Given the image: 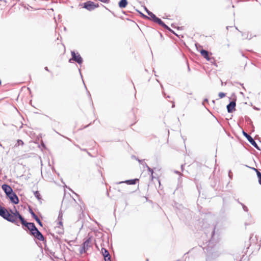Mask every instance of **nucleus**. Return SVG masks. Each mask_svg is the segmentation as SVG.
<instances>
[{"instance_id": "f257e3e1", "label": "nucleus", "mask_w": 261, "mask_h": 261, "mask_svg": "<svg viewBox=\"0 0 261 261\" xmlns=\"http://www.w3.org/2000/svg\"><path fill=\"white\" fill-rule=\"evenodd\" d=\"M21 224L30 231V234L31 236H34L36 239L39 241H44L45 240V238L42 233L36 227L34 223L28 222L24 219L22 222Z\"/></svg>"}, {"instance_id": "f03ea898", "label": "nucleus", "mask_w": 261, "mask_h": 261, "mask_svg": "<svg viewBox=\"0 0 261 261\" xmlns=\"http://www.w3.org/2000/svg\"><path fill=\"white\" fill-rule=\"evenodd\" d=\"M9 212V217L13 220H8V221L13 223L17 226H19V221L17 219L19 220L21 223L25 219L20 214L19 212L16 209H15V211L14 212L11 209H10Z\"/></svg>"}, {"instance_id": "7ed1b4c3", "label": "nucleus", "mask_w": 261, "mask_h": 261, "mask_svg": "<svg viewBox=\"0 0 261 261\" xmlns=\"http://www.w3.org/2000/svg\"><path fill=\"white\" fill-rule=\"evenodd\" d=\"M71 58L69 59V62L70 63L76 62L79 65H81L83 62V59L78 52L74 50L71 51Z\"/></svg>"}, {"instance_id": "20e7f679", "label": "nucleus", "mask_w": 261, "mask_h": 261, "mask_svg": "<svg viewBox=\"0 0 261 261\" xmlns=\"http://www.w3.org/2000/svg\"><path fill=\"white\" fill-rule=\"evenodd\" d=\"M92 241V237L87 238L82 244V247L80 249V254H83L86 252L89 247H90V244Z\"/></svg>"}, {"instance_id": "39448f33", "label": "nucleus", "mask_w": 261, "mask_h": 261, "mask_svg": "<svg viewBox=\"0 0 261 261\" xmlns=\"http://www.w3.org/2000/svg\"><path fill=\"white\" fill-rule=\"evenodd\" d=\"M243 135L253 146H254L257 150H261L255 140L250 135L244 130H243Z\"/></svg>"}, {"instance_id": "423d86ee", "label": "nucleus", "mask_w": 261, "mask_h": 261, "mask_svg": "<svg viewBox=\"0 0 261 261\" xmlns=\"http://www.w3.org/2000/svg\"><path fill=\"white\" fill-rule=\"evenodd\" d=\"M0 216L6 220H13L10 216V212L4 207L0 205Z\"/></svg>"}, {"instance_id": "0eeeda50", "label": "nucleus", "mask_w": 261, "mask_h": 261, "mask_svg": "<svg viewBox=\"0 0 261 261\" xmlns=\"http://www.w3.org/2000/svg\"><path fill=\"white\" fill-rule=\"evenodd\" d=\"M153 22L158 23L160 26L164 28L165 29L167 30L171 33L175 34V35H177L172 29H171L167 25H166L160 18L156 17L154 21Z\"/></svg>"}, {"instance_id": "6e6552de", "label": "nucleus", "mask_w": 261, "mask_h": 261, "mask_svg": "<svg viewBox=\"0 0 261 261\" xmlns=\"http://www.w3.org/2000/svg\"><path fill=\"white\" fill-rule=\"evenodd\" d=\"M7 196L9 198L10 201L12 203L17 204L19 203V198L16 194L13 191L12 192L9 193Z\"/></svg>"}, {"instance_id": "1a4fd4ad", "label": "nucleus", "mask_w": 261, "mask_h": 261, "mask_svg": "<svg viewBox=\"0 0 261 261\" xmlns=\"http://www.w3.org/2000/svg\"><path fill=\"white\" fill-rule=\"evenodd\" d=\"M101 252L104 257L105 261H111V257L109 251L105 248H102Z\"/></svg>"}, {"instance_id": "9d476101", "label": "nucleus", "mask_w": 261, "mask_h": 261, "mask_svg": "<svg viewBox=\"0 0 261 261\" xmlns=\"http://www.w3.org/2000/svg\"><path fill=\"white\" fill-rule=\"evenodd\" d=\"M236 106V100H231L230 102L227 105L226 108L228 113H232L234 111L236 110L235 107Z\"/></svg>"}, {"instance_id": "9b49d317", "label": "nucleus", "mask_w": 261, "mask_h": 261, "mask_svg": "<svg viewBox=\"0 0 261 261\" xmlns=\"http://www.w3.org/2000/svg\"><path fill=\"white\" fill-rule=\"evenodd\" d=\"M206 250L208 253V258H210L211 259H216L217 257H218L221 254V253L218 250L214 251L211 252L210 250H208V249H206Z\"/></svg>"}, {"instance_id": "f8f14e48", "label": "nucleus", "mask_w": 261, "mask_h": 261, "mask_svg": "<svg viewBox=\"0 0 261 261\" xmlns=\"http://www.w3.org/2000/svg\"><path fill=\"white\" fill-rule=\"evenodd\" d=\"M94 2L92 1H87L83 4V8L92 11L94 10Z\"/></svg>"}, {"instance_id": "ddd939ff", "label": "nucleus", "mask_w": 261, "mask_h": 261, "mask_svg": "<svg viewBox=\"0 0 261 261\" xmlns=\"http://www.w3.org/2000/svg\"><path fill=\"white\" fill-rule=\"evenodd\" d=\"M138 181H139V179L138 178H135V179L126 180L125 181H119V182H116V184H123V183H126L127 185H134L136 184V183Z\"/></svg>"}, {"instance_id": "4468645a", "label": "nucleus", "mask_w": 261, "mask_h": 261, "mask_svg": "<svg viewBox=\"0 0 261 261\" xmlns=\"http://www.w3.org/2000/svg\"><path fill=\"white\" fill-rule=\"evenodd\" d=\"M2 188L7 196L9 193L12 192L13 190L12 188L7 184H3L2 186Z\"/></svg>"}, {"instance_id": "2eb2a0df", "label": "nucleus", "mask_w": 261, "mask_h": 261, "mask_svg": "<svg viewBox=\"0 0 261 261\" xmlns=\"http://www.w3.org/2000/svg\"><path fill=\"white\" fill-rule=\"evenodd\" d=\"M254 223L253 219L250 214H247V218L245 222V225L246 227L248 225H251Z\"/></svg>"}, {"instance_id": "dca6fc26", "label": "nucleus", "mask_w": 261, "mask_h": 261, "mask_svg": "<svg viewBox=\"0 0 261 261\" xmlns=\"http://www.w3.org/2000/svg\"><path fill=\"white\" fill-rule=\"evenodd\" d=\"M199 52L201 54V56H202L204 58L206 59L207 61H210L211 58L209 57L208 52L203 49H201L199 50Z\"/></svg>"}, {"instance_id": "f3484780", "label": "nucleus", "mask_w": 261, "mask_h": 261, "mask_svg": "<svg viewBox=\"0 0 261 261\" xmlns=\"http://www.w3.org/2000/svg\"><path fill=\"white\" fill-rule=\"evenodd\" d=\"M127 0H120L119 2L118 6L121 9L125 8L127 6Z\"/></svg>"}, {"instance_id": "a211bd4d", "label": "nucleus", "mask_w": 261, "mask_h": 261, "mask_svg": "<svg viewBox=\"0 0 261 261\" xmlns=\"http://www.w3.org/2000/svg\"><path fill=\"white\" fill-rule=\"evenodd\" d=\"M32 217L35 220V221L37 222V223L40 226H43V223L40 220V219L38 217V216L35 214L34 215V216H32Z\"/></svg>"}, {"instance_id": "6ab92c4d", "label": "nucleus", "mask_w": 261, "mask_h": 261, "mask_svg": "<svg viewBox=\"0 0 261 261\" xmlns=\"http://www.w3.org/2000/svg\"><path fill=\"white\" fill-rule=\"evenodd\" d=\"M148 15V17H149V19L151 20L152 21H154V20L156 18V16L154 14H153L152 12H150Z\"/></svg>"}, {"instance_id": "aec40b11", "label": "nucleus", "mask_w": 261, "mask_h": 261, "mask_svg": "<svg viewBox=\"0 0 261 261\" xmlns=\"http://www.w3.org/2000/svg\"><path fill=\"white\" fill-rule=\"evenodd\" d=\"M34 195L38 200H40L41 199V196L39 191H36L34 192Z\"/></svg>"}, {"instance_id": "412c9836", "label": "nucleus", "mask_w": 261, "mask_h": 261, "mask_svg": "<svg viewBox=\"0 0 261 261\" xmlns=\"http://www.w3.org/2000/svg\"><path fill=\"white\" fill-rule=\"evenodd\" d=\"M24 144V143L22 141V140H20V139H18L17 140V143H16V144L15 145V146L16 147L17 146H18L19 145H21L22 146Z\"/></svg>"}, {"instance_id": "4be33fe9", "label": "nucleus", "mask_w": 261, "mask_h": 261, "mask_svg": "<svg viewBox=\"0 0 261 261\" xmlns=\"http://www.w3.org/2000/svg\"><path fill=\"white\" fill-rule=\"evenodd\" d=\"M238 202L242 206V207H243V210L245 211V212H247L248 211V207L245 205H244L243 203L240 202L239 200H237Z\"/></svg>"}, {"instance_id": "5701e85b", "label": "nucleus", "mask_w": 261, "mask_h": 261, "mask_svg": "<svg viewBox=\"0 0 261 261\" xmlns=\"http://www.w3.org/2000/svg\"><path fill=\"white\" fill-rule=\"evenodd\" d=\"M131 158L132 159H135L137 161H138V162L140 163V164H142V163L143 162L144 160H140L137 157H136L135 155H132Z\"/></svg>"}, {"instance_id": "b1692460", "label": "nucleus", "mask_w": 261, "mask_h": 261, "mask_svg": "<svg viewBox=\"0 0 261 261\" xmlns=\"http://www.w3.org/2000/svg\"><path fill=\"white\" fill-rule=\"evenodd\" d=\"M256 175L258 177V182L261 185V172L257 171Z\"/></svg>"}, {"instance_id": "393cba45", "label": "nucleus", "mask_w": 261, "mask_h": 261, "mask_svg": "<svg viewBox=\"0 0 261 261\" xmlns=\"http://www.w3.org/2000/svg\"><path fill=\"white\" fill-rule=\"evenodd\" d=\"M195 46L197 48V50L198 51H199V50H200L201 49H202V46H201L200 44H199L198 43H196L195 44Z\"/></svg>"}, {"instance_id": "a878e982", "label": "nucleus", "mask_w": 261, "mask_h": 261, "mask_svg": "<svg viewBox=\"0 0 261 261\" xmlns=\"http://www.w3.org/2000/svg\"><path fill=\"white\" fill-rule=\"evenodd\" d=\"M226 95V94L225 93H223V92H220L219 93V96L220 98H222L223 97H224Z\"/></svg>"}, {"instance_id": "bb28decb", "label": "nucleus", "mask_w": 261, "mask_h": 261, "mask_svg": "<svg viewBox=\"0 0 261 261\" xmlns=\"http://www.w3.org/2000/svg\"><path fill=\"white\" fill-rule=\"evenodd\" d=\"M62 217H63V214H62V212L61 211H60L59 213L58 219L59 220H62Z\"/></svg>"}, {"instance_id": "cd10ccee", "label": "nucleus", "mask_w": 261, "mask_h": 261, "mask_svg": "<svg viewBox=\"0 0 261 261\" xmlns=\"http://www.w3.org/2000/svg\"><path fill=\"white\" fill-rule=\"evenodd\" d=\"M147 170L148 172H149L150 173V174H151V175H152V174H153V170L152 169H151V168H150L149 167H148L147 168Z\"/></svg>"}, {"instance_id": "c85d7f7f", "label": "nucleus", "mask_w": 261, "mask_h": 261, "mask_svg": "<svg viewBox=\"0 0 261 261\" xmlns=\"http://www.w3.org/2000/svg\"><path fill=\"white\" fill-rule=\"evenodd\" d=\"M29 213H30V214L31 215L32 217L34 216V215H35V213L33 212V211L31 208H29Z\"/></svg>"}, {"instance_id": "c756f323", "label": "nucleus", "mask_w": 261, "mask_h": 261, "mask_svg": "<svg viewBox=\"0 0 261 261\" xmlns=\"http://www.w3.org/2000/svg\"><path fill=\"white\" fill-rule=\"evenodd\" d=\"M139 12L140 13V14H141V15L143 17H144V18H146V19H149V17H148V16H147V15H145V14H143L142 13H141V12Z\"/></svg>"}, {"instance_id": "7c9ffc66", "label": "nucleus", "mask_w": 261, "mask_h": 261, "mask_svg": "<svg viewBox=\"0 0 261 261\" xmlns=\"http://www.w3.org/2000/svg\"><path fill=\"white\" fill-rule=\"evenodd\" d=\"M58 224L59 225V226H58L59 227H63L62 220H59Z\"/></svg>"}, {"instance_id": "2f4dec72", "label": "nucleus", "mask_w": 261, "mask_h": 261, "mask_svg": "<svg viewBox=\"0 0 261 261\" xmlns=\"http://www.w3.org/2000/svg\"><path fill=\"white\" fill-rule=\"evenodd\" d=\"M228 176H229V178H230V179H231V178H232V172H231V170H229V172H228Z\"/></svg>"}, {"instance_id": "473e14b6", "label": "nucleus", "mask_w": 261, "mask_h": 261, "mask_svg": "<svg viewBox=\"0 0 261 261\" xmlns=\"http://www.w3.org/2000/svg\"><path fill=\"white\" fill-rule=\"evenodd\" d=\"M141 164L143 165V166L144 167H145L146 168L149 167V166L147 165V164L146 163H143V162Z\"/></svg>"}, {"instance_id": "72a5a7b5", "label": "nucleus", "mask_w": 261, "mask_h": 261, "mask_svg": "<svg viewBox=\"0 0 261 261\" xmlns=\"http://www.w3.org/2000/svg\"><path fill=\"white\" fill-rule=\"evenodd\" d=\"M75 146H76V147H77L78 148H79L81 150L84 151H86V152H87V150L86 149H82V148H81L80 147V146H79V145H75Z\"/></svg>"}, {"instance_id": "f704fd0d", "label": "nucleus", "mask_w": 261, "mask_h": 261, "mask_svg": "<svg viewBox=\"0 0 261 261\" xmlns=\"http://www.w3.org/2000/svg\"><path fill=\"white\" fill-rule=\"evenodd\" d=\"M13 3V5H15L17 2H19L20 0H11Z\"/></svg>"}, {"instance_id": "c9c22d12", "label": "nucleus", "mask_w": 261, "mask_h": 261, "mask_svg": "<svg viewBox=\"0 0 261 261\" xmlns=\"http://www.w3.org/2000/svg\"><path fill=\"white\" fill-rule=\"evenodd\" d=\"M208 99L207 98H205L204 99L203 102H202V105L204 106V103L205 102H208Z\"/></svg>"}, {"instance_id": "e433bc0d", "label": "nucleus", "mask_w": 261, "mask_h": 261, "mask_svg": "<svg viewBox=\"0 0 261 261\" xmlns=\"http://www.w3.org/2000/svg\"><path fill=\"white\" fill-rule=\"evenodd\" d=\"M144 9L147 14H148L151 12L146 7H144Z\"/></svg>"}, {"instance_id": "4c0bfd02", "label": "nucleus", "mask_w": 261, "mask_h": 261, "mask_svg": "<svg viewBox=\"0 0 261 261\" xmlns=\"http://www.w3.org/2000/svg\"><path fill=\"white\" fill-rule=\"evenodd\" d=\"M94 10L96 8H98L99 7V4H95L94 3Z\"/></svg>"}, {"instance_id": "58836bf2", "label": "nucleus", "mask_w": 261, "mask_h": 261, "mask_svg": "<svg viewBox=\"0 0 261 261\" xmlns=\"http://www.w3.org/2000/svg\"><path fill=\"white\" fill-rule=\"evenodd\" d=\"M155 33L156 34H159L161 38H163V35L161 33L157 32V31H155Z\"/></svg>"}, {"instance_id": "ea45409f", "label": "nucleus", "mask_w": 261, "mask_h": 261, "mask_svg": "<svg viewBox=\"0 0 261 261\" xmlns=\"http://www.w3.org/2000/svg\"><path fill=\"white\" fill-rule=\"evenodd\" d=\"M171 102L172 103V108H174L175 107V103L173 101H172Z\"/></svg>"}, {"instance_id": "a19ab883", "label": "nucleus", "mask_w": 261, "mask_h": 261, "mask_svg": "<svg viewBox=\"0 0 261 261\" xmlns=\"http://www.w3.org/2000/svg\"><path fill=\"white\" fill-rule=\"evenodd\" d=\"M251 169H252L253 170H254L256 173L257 171H259L257 169L253 167V168H251Z\"/></svg>"}, {"instance_id": "79ce46f5", "label": "nucleus", "mask_w": 261, "mask_h": 261, "mask_svg": "<svg viewBox=\"0 0 261 261\" xmlns=\"http://www.w3.org/2000/svg\"><path fill=\"white\" fill-rule=\"evenodd\" d=\"M253 108V109H254V110H259V108H257V107H255V106H254Z\"/></svg>"}, {"instance_id": "37998d69", "label": "nucleus", "mask_w": 261, "mask_h": 261, "mask_svg": "<svg viewBox=\"0 0 261 261\" xmlns=\"http://www.w3.org/2000/svg\"><path fill=\"white\" fill-rule=\"evenodd\" d=\"M44 69H45L46 71H49V69H48V67H45L44 68Z\"/></svg>"}, {"instance_id": "c03bdc74", "label": "nucleus", "mask_w": 261, "mask_h": 261, "mask_svg": "<svg viewBox=\"0 0 261 261\" xmlns=\"http://www.w3.org/2000/svg\"><path fill=\"white\" fill-rule=\"evenodd\" d=\"M215 228L213 229V231L212 232V236H213L214 234V233H215Z\"/></svg>"}, {"instance_id": "a18cd8bd", "label": "nucleus", "mask_w": 261, "mask_h": 261, "mask_svg": "<svg viewBox=\"0 0 261 261\" xmlns=\"http://www.w3.org/2000/svg\"><path fill=\"white\" fill-rule=\"evenodd\" d=\"M150 177L151 178V179L153 180V179L154 178L153 175L152 174V175H151V174H150Z\"/></svg>"}, {"instance_id": "49530a36", "label": "nucleus", "mask_w": 261, "mask_h": 261, "mask_svg": "<svg viewBox=\"0 0 261 261\" xmlns=\"http://www.w3.org/2000/svg\"><path fill=\"white\" fill-rule=\"evenodd\" d=\"M175 172L176 173H177V174H180L179 172H178V171H175Z\"/></svg>"}, {"instance_id": "de8ad7c7", "label": "nucleus", "mask_w": 261, "mask_h": 261, "mask_svg": "<svg viewBox=\"0 0 261 261\" xmlns=\"http://www.w3.org/2000/svg\"><path fill=\"white\" fill-rule=\"evenodd\" d=\"M79 72L80 73L81 76L82 77V74H81V69H79Z\"/></svg>"}, {"instance_id": "09e8293b", "label": "nucleus", "mask_w": 261, "mask_h": 261, "mask_svg": "<svg viewBox=\"0 0 261 261\" xmlns=\"http://www.w3.org/2000/svg\"><path fill=\"white\" fill-rule=\"evenodd\" d=\"M240 85L242 86V87L243 88V89H245V88H244V86H243V84H240Z\"/></svg>"}, {"instance_id": "8fccbe9b", "label": "nucleus", "mask_w": 261, "mask_h": 261, "mask_svg": "<svg viewBox=\"0 0 261 261\" xmlns=\"http://www.w3.org/2000/svg\"><path fill=\"white\" fill-rule=\"evenodd\" d=\"M88 94H89V97H90V98H91L90 93H89V92H88Z\"/></svg>"}, {"instance_id": "3c124183", "label": "nucleus", "mask_w": 261, "mask_h": 261, "mask_svg": "<svg viewBox=\"0 0 261 261\" xmlns=\"http://www.w3.org/2000/svg\"><path fill=\"white\" fill-rule=\"evenodd\" d=\"M87 153L89 155L91 156V153L90 152H89L88 151H87Z\"/></svg>"}, {"instance_id": "603ef678", "label": "nucleus", "mask_w": 261, "mask_h": 261, "mask_svg": "<svg viewBox=\"0 0 261 261\" xmlns=\"http://www.w3.org/2000/svg\"><path fill=\"white\" fill-rule=\"evenodd\" d=\"M183 166H184L183 165H181V168L182 171H183Z\"/></svg>"}, {"instance_id": "864d4df0", "label": "nucleus", "mask_w": 261, "mask_h": 261, "mask_svg": "<svg viewBox=\"0 0 261 261\" xmlns=\"http://www.w3.org/2000/svg\"><path fill=\"white\" fill-rule=\"evenodd\" d=\"M161 87L163 89V86L162 84H160Z\"/></svg>"}, {"instance_id": "5fc2aeb1", "label": "nucleus", "mask_w": 261, "mask_h": 261, "mask_svg": "<svg viewBox=\"0 0 261 261\" xmlns=\"http://www.w3.org/2000/svg\"><path fill=\"white\" fill-rule=\"evenodd\" d=\"M162 93H163V94L165 96L166 94H165V92L163 91Z\"/></svg>"}, {"instance_id": "6e6d98bb", "label": "nucleus", "mask_w": 261, "mask_h": 261, "mask_svg": "<svg viewBox=\"0 0 261 261\" xmlns=\"http://www.w3.org/2000/svg\"><path fill=\"white\" fill-rule=\"evenodd\" d=\"M188 70H189V71H190V67H189V66H188Z\"/></svg>"}, {"instance_id": "4d7b16f0", "label": "nucleus", "mask_w": 261, "mask_h": 261, "mask_svg": "<svg viewBox=\"0 0 261 261\" xmlns=\"http://www.w3.org/2000/svg\"><path fill=\"white\" fill-rule=\"evenodd\" d=\"M166 97H167V98H170V96H169V95H168Z\"/></svg>"}, {"instance_id": "13d9d810", "label": "nucleus", "mask_w": 261, "mask_h": 261, "mask_svg": "<svg viewBox=\"0 0 261 261\" xmlns=\"http://www.w3.org/2000/svg\"><path fill=\"white\" fill-rule=\"evenodd\" d=\"M22 124H21V126L20 127V128H22Z\"/></svg>"}, {"instance_id": "bf43d9fd", "label": "nucleus", "mask_w": 261, "mask_h": 261, "mask_svg": "<svg viewBox=\"0 0 261 261\" xmlns=\"http://www.w3.org/2000/svg\"><path fill=\"white\" fill-rule=\"evenodd\" d=\"M156 80L158 83H160V81L158 79H156Z\"/></svg>"}, {"instance_id": "052dcab7", "label": "nucleus", "mask_w": 261, "mask_h": 261, "mask_svg": "<svg viewBox=\"0 0 261 261\" xmlns=\"http://www.w3.org/2000/svg\"><path fill=\"white\" fill-rule=\"evenodd\" d=\"M212 102H213V103H215V100H213L212 101Z\"/></svg>"}, {"instance_id": "680f3d73", "label": "nucleus", "mask_w": 261, "mask_h": 261, "mask_svg": "<svg viewBox=\"0 0 261 261\" xmlns=\"http://www.w3.org/2000/svg\"><path fill=\"white\" fill-rule=\"evenodd\" d=\"M88 125H86V126H85L84 127V128H86V127H88Z\"/></svg>"}, {"instance_id": "e2e57ef3", "label": "nucleus", "mask_w": 261, "mask_h": 261, "mask_svg": "<svg viewBox=\"0 0 261 261\" xmlns=\"http://www.w3.org/2000/svg\"><path fill=\"white\" fill-rule=\"evenodd\" d=\"M146 261H149V259H148V258H147V259H146Z\"/></svg>"}, {"instance_id": "0e129e2a", "label": "nucleus", "mask_w": 261, "mask_h": 261, "mask_svg": "<svg viewBox=\"0 0 261 261\" xmlns=\"http://www.w3.org/2000/svg\"><path fill=\"white\" fill-rule=\"evenodd\" d=\"M2 84V82H1V80H0V85H1Z\"/></svg>"}, {"instance_id": "69168bd1", "label": "nucleus", "mask_w": 261, "mask_h": 261, "mask_svg": "<svg viewBox=\"0 0 261 261\" xmlns=\"http://www.w3.org/2000/svg\"><path fill=\"white\" fill-rule=\"evenodd\" d=\"M228 27H226V29H227V30L228 29Z\"/></svg>"}, {"instance_id": "338daca9", "label": "nucleus", "mask_w": 261, "mask_h": 261, "mask_svg": "<svg viewBox=\"0 0 261 261\" xmlns=\"http://www.w3.org/2000/svg\"><path fill=\"white\" fill-rule=\"evenodd\" d=\"M221 84H222V85L224 84V83H223V82H222Z\"/></svg>"}, {"instance_id": "774afa93", "label": "nucleus", "mask_w": 261, "mask_h": 261, "mask_svg": "<svg viewBox=\"0 0 261 261\" xmlns=\"http://www.w3.org/2000/svg\"><path fill=\"white\" fill-rule=\"evenodd\" d=\"M221 84H222V85L224 84V83H223V82H222Z\"/></svg>"}]
</instances>
